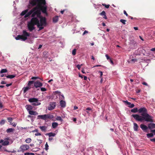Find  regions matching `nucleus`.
<instances>
[{"label": "nucleus", "instance_id": "473e14b6", "mask_svg": "<svg viewBox=\"0 0 155 155\" xmlns=\"http://www.w3.org/2000/svg\"><path fill=\"white\" fill-rule=\"evenodd\" d=\"M9 142L8 141H5L2 143V145L3 146L7 145L9 144Z\"/></svg>", "mask_w": 155, "mask_h": 155}, {"label": "nucleus", "instance_id": "9b49d317", "mask_svg": "<svg viewBox=\"0 0 155 155\" xmlns=\"http://www.w3.org/2000/svg\"><path fill=\"white\" fill-rule=\"evenodd\" d=\"M55 102H51L50 104L49 107L48 108V110H52L55 108Z\"/></svg>", "mask_w": 155, "mask_h": 155}, {"label": "nucleus", "instance_id": "4d7b16f0", "mask_svg": "<svg viewBox=\"0 0 155 155\" xmlns=\"http://www.w3.org/2000/svg\"><path fill=\"white\" fill-rule=\"evenodd\" d=\"M99 72L100 73V78H102V76L103 75V72H102L101 71H99Z\"/></svg>", "mask_w": 155, "mask_h": 155}, {"label": "nucleus", "instance_id": "7ed1b4c3", "mask_svg": "<svg viewBox=\"0 0 155 155\" xmlns=\"http://www.w3.org/2000/svg\"><path fill=\"white\" fill-rule=\"evenodd\" d=\"M45 2H42L41 1L40 2H39L36 5L37 6L35 8H36V10L39 9L40 11L41 10L44 13H46L47 6H45L46 2L45 0Z\"/></svg>", "mask_w": 155, "mask_h": 155}, {"label": "nucleus", "instance_id": "b1692460", "mask_svg": "<svg viewBox=\"0 0 155 155\" xmlns=\"http://www.w3.org/2000/svg\"><path fill=\"white\" fill-rule=\"evenodd\" d=\"M58 16H56L54 17H53L52 19L53 22L54 23H56L58 21Z\"/></svg>", "mask_w": 155, "mask_h": 155}, {"label": "nucleus", "instance_id": "ddd939ff", "mask_svg": "<svg viewBox=\"0 0 155 155\" xmlns=\"http://www.w3.org/2000/svg\"><path fill=\"white\" fill-rule=\"evenodd\" d=\"M28 101L30 103H32L33 102H38V98L34 97L29 99Z\"/></svg>", "mask_w": 155, "mask_h": 155}, {"label": "nucleus", "instance_id": "4be33fe9", "mask_svg": "<svg viewBox=\"0 0 155 155\" xmlns=\"http://www.w3.org/2000/svg\"><path fill=\"white\" fill-rule=\"evenodd\" d=\"M31 87H29L28 86L27 87H24L23 88V93H25L27 91L30 89Z\"/></svg>", "mask_w": 155, "mask_h": 155}, {"label": "nucleus", "instance_id": "f03ea898", "mask_svg": "<svg viewBox=\"0 0 155 155\" xmlns=\"http://www.w3.org/2000/svg\"><path fill=\"white\" fill-rule=\"evenodd\" d=\"M38 19L37 18H32L30 22H29L28 24V27L30 31H31L35 29V25H37L38 23Z\"/></svg>", "mask_w": 155, "mask_h": 155}, {"label": "nucleus", "instance_id": "aec40b11", "mask_svg": "<svg viewBox=\"0 0 155 155\" xmlns=\"http://www.w3.org/2000/svg\"><path fill=\"white\" fill-rule=\"evenodd\" d=\"M60 104L61 106L62 107H64L66 106V103L65 101L61 100L60 102Z\"/></svg>", "mask_w": 155, "mask_h": 155}, {"label": "nucleus", "instance_id": "09e8293b", "mask_svg": "<svg viewBox=\"0 0 155 155\" xmlns=\"http://www.w3.org/2000/svg\"><path fill=\"white\" fill-rule=\"evenodd\" d=\"M39 78L38 77H33L31 78V79L32 80H35L37 79H39Z\"/></svg>", "mask_w": 155, "mask_h": 155}, {"label": "nucleus", "instance_id": "e2e57ef3", "mask_svg": "<svg viewBox=\"0 0 155 155\" xmlns=\"http://www.w3.org/2000/svg\"><path fill=\"white\" fill-rule=\"evenodd\" d=\"M12 83H10V84H6V87H8L9 86H11L12 85Z\"/></svg>", "mask_w": 155, "mask_h": 155}, {"label": "nucleus", "instance_id": "393cba45", "mask_svg": "<svg viewBox=\"0 0 155 155\" xmlns=\"http://www.w3.org/2000/svg\"><path fill=\"white\" fill-rule=\"evenodd\" d=\"M100 15L102 16H104L103 18L105 19L107 18V17L106 15V13L104 11H102L101 13H100Z\"/></svg>", "mask_w": 155, "mask_h": 155}, {"label": "nucleus", "instance_id": "5fc2aeb1", "mask_svg": "<svg viewBox=\"0 0 155 155\" xmlns=\"http://www.w3.org/2000/svg\"><path fill=\"white\" fill-rule=\"evenodd\" d=\"M41 135V133H38V132L35 134V135L36 136H40V135Z\"/></svg>", "mask_w": 155, "mask_h": 155}, {"label": "nucleus", "instance_id": "4468645a", "mask_svg": "<svg viewBox=\"0 0 155 155\" xmlns=\"http://www.w3.org/2000/svg\"><path fill=\"white\" fill-rule=\"evenodd\" d=\"M124 101L126 104L128 105V107L130 108H132L134 106V104H131L130 102H128L127 101Z\"/></svg>", "mask_w": 155, "mask_h": 155}, {"label": "nucleus", "instance_id": "3c124183", "mask_svg": "<svg viewBox=\"0 0 155 155\" xmlns=\"http://www.w3.org/2000/svg\"><path fill=\"white\" fill-rule=\"evenodd\" d=\"M131 61L132 62L135 63V62H137V61L136 59H132L131 60Z\"/></svg>", "mask_w": 155, "mask_h": 155}, {"label": "nucleus", "instance_id": "423d86ee", "mask_svg": "<svg viewBox=\"0 0 155 155\" xmlns=\"http://www.w3.org/2000/svg\"><path fill=\"white\" fill-rule=\"evenodd\" d=\"M54 117L53 115L49 114H45L42 115H39L38 116L37 119H41L44 120H46L48 119H51Z\"/></svg>", "mask_w": 155, "mask_h": 155}, {"label": "nucleus", "instance_id": "338daca9", "mask_svg": "<svg viewBox=\"0 0 155 155\" xmlns=\"http://www.w3.org/2000/svg\"><path fill=\"white\" fill-rule=\"evenodd\" d=\"M150 131L151 132L153 133L155 135V130H151Z\"/></svg>", "mask_w": 155, "mask_h": 155}, {"label": "nucleus", "instance_id": "f257e3e1", "mask_svg": "<svg viewBox=\"0 0 155 155\" xmlns=\"http://www.w3.org/2000/svg\"><path fill=\"white\" fill-rule=\"evenodd\" d=\"M139 113H141V115L140 116L137 114H133L132 115L136 120L138 121L142 122L145 120L147 122H153V117L147 114V109L145 107H141L138 110Z\"/></svg>", "mask_w": 155, "mask_h": 155}, {"label": "nucleus", "instance_id": "7c9ffc66", "mask_svg": "<svg viewBox=\"0 0 155 155\" xmlns=\"http://www.w3.org/2000/svg\"><path fill=\"white\" fill-rule=\"evenodd\" d=\"M131 111L132 113H135L138 111V110L137 108H135L131 109Z\"/></svg>", "mask_w": 155, "mask_h": 155}, {"label": "nucleus", "instance_id": "69168bd1", "mask_svg": "<svg viewBox=\"0 0 155 155\" xmlns=\"http://www.w3.org/2000/svg\"><path fill=\"white\" fill-rule=\"evenodd\" d=\"M110 61V63L112 64H114V62H113V61L111 60V59H110V60H109Z\"/></svg>", "mask_w": 155, "mask_h": 155}, {"label": "nucleus", "instance_id": "f3484780", "mask_svg": "<svg viewBox=\"0 0 155 155\" xmlns=\"http://www.w3.org/2000/svg\"><path fill=\"white\" fill-rule=\"evenodd\" d=\"M28 113L30 115H36L38 114V113L36 111L31 110H29Z\"/></svg>", "mask_w": 155, "mask_h": 155}, {"label": "nucleus", "instance_id": "603ef678", "mask_svg": "<svg viewBox=\"0 0 155 155\" xmlns=\"http://www.w3.org/2000/svg\"><path fill=\"white\" fill-rule=\"evenodd\" d=\"M105 56L106 57V58H107V60H110V59H111V58H110V57L108 56V55L107 54L105 55Z\"/></svg>", "mask_w": 155, "mask_h": 155}, {"label": "nucleus", "instance_id": "412c9836", "mask_svg": "<svg viewBox=\"0 0 155 155\" xmlns=\"http://www.w3.org/2000/svg\"><path fill=\"white\" fill-rule=\"evenodd\" d=\"M131 45H132L130 48L132 49H134L136 48L135 45H137L135 41H133L130 43Z\"/></svg>", "mask_w": 155, "mask_h": 155}, {"label": "nucleus", "instance_id": "bb28decb", "mask_svg": "<svg viewBox=\"0 0 155 155\" xmlns=\"http://www.w3.org/2000/svg\"><path fill=\"white\" fill-rule=\"evenodd\" d=\"M14 130V129L10 128H8V129L6 130V131L7 133H10L13 132V131Z\"/></svg>", "mask_w": 155, "mask_h": 155}, {"label": "nucleus", "instance_id": "72a5a7b5", "mask_svg": "<svg viewBox=\"0 0 155 155\" xmlns=\"http://www.w3.org/2000/svg\"><path fill=\"white\" fill-rule=\"evenodd\" d=\"M41 104V103L37 102L32 103L31 104L33 106H35L40 105Z\"/></svg>", "mask_w": 155, "mask_h": 155}, {"label": "nucleus", "instance_id": "a19ab883", "mask_svg": "<svg viewBox=\"0 0 155 155\" xmlns=\"http://www.w3.org/2000/svg\"><path fill=\"white\" fill-rule=\"evenodd\" d=\"M120 21L121 22L123 25H124L126 24V20L124 19H121L120 20Z\"/></svg>", "mask_w": 155, "mask_h": 155}, {"label": "nucleus", "instance_id": "6ab92c4d", "mask_svg": "<svg viewBox=\"0 0 155 155\" xmlns=\"http://www.w3.org/2000/svg\"><path fill=\"white\" fill-rule=\"evenodd\" d=\"M39 128L41 130L44 132H45L46 131L47 127L45 126H40Z\"/></svg>", "mask_w": 155, "mask_h": 155}, {"label": "nucleus", "instance_id": "ea45409f", "mask_svg": "<svg viewBox=\"0 0 155 155\" xmlns=\"http://www.w3.org/2000/svg\"><path fill=\"white\" fill-rule=\"evenodd\" d=\"M56 120H60L61 122L63 121V119L61 118V117L60 116H57L56 117Z\"/></svg>", "mask_w": 155, "mask_h": 155}, {"label": "nucleus", "instance_id": "13d9d810", "mask_svg": "<svg viewBox=\"0 0 155 155\" xmlns=\"http://www.w3.org/2000/svg\"><path fill=\"white\" fill-rule=\"evenodd\" d=\"M103 67V66L101 65H97L94 66V67Z\"/></svg>", "mask_w": 155, "mask_h": 155}, {"label": "nucleus", "instance_id": "8fccbe9b", "mask_svg": "<svg viewBox=\"0 0 155 155\" xmlns=\"http://www.w3.org/2000/svg\"><path fill=\"white\" fill-rule=\"evenodd\" d=\"M41 91H46V89L44 87H41Z\"/></svg>", "mask_w": 155, "mask_h": 155}, {"label": "nucleus", "instance_id": "864d4df0", "mask_svg": "<svg viewBox=\"0 0 155 155\" xmlns=\"http://www.w3.org/2000/svg\"><path fill=\"white\" fill-rule=\"evenodd\" d=\"M38 27L39 28V30H41L44 28V27L42 26H39V27Z\"/></svg>", "mask_w": 155, "mask_h": 155}, {"label": "nucleus", "instance_id": "49530a36", "mask_svg": "<svg viewBox=\"0 0 155 155\" xmlns=\"http://www.w3.org/2000/svg\"><path fill=\"white\" fill-rule=\"evenodd\" d=\"M76 49H74L73 51H72V54L73 55H75L76 54Z\"/></svg>", "mask_w": 155, "mask_h": 155}, {"label": "nucleus", "instance_id": "c03bdc74", "mask_svg": "<svg viewBox=\"0 0 155 155\" xmlns=\"http://www.w3.org/2000/svg\"><path fill=\"white\" fill-rule=\"evenodd\" d=\"M102 5L104 6V7L106 8H108L109 7V6H110V5H106L105 4H102Z\"/></svg>", "mask_w": 155, "mask_h": 155}, {"label": "nucleus", "instance_id": "cd10ccee", "mask_svg": "<svg viewBox=\"0 0 155 155\" xmlns=\"http://www.w3.org/2000/svg\"><path fill=\"white\" fill-rule=\"evenodd\" d=\"M16 75H8L6 76V77L7 78L12 79L13 78H14L15 77Z\"/></svg>", "mask_w": 155, "mask_h": 155}, {"label": "nucleus", "instance_id": "e433bc0d", "mask_svg": "<svg viewBox=\"0 0 155 155\" xmlns=\"http://www.w3.org/2000/svg\"><path fill=\"white\" fill-rule=\"evenodd\" d=\"M37 141L38 142L37 143V145H39L42 143V140H41L37 139Z\"/></svg>", "mask_w": 155, "mask_h": 155}, {"label": "nucleus", "instance_id": "dca6fc26", "mask_svg": "<svg viewBox=\"0 0 155 155\" xmlns=\"http://www.w3.org/2000/svg\"><path fill=\"white\" fill-rule=\"evenodd\" d=\"M148 128L150 130L155 128V124L150 123L148 124Z\"/></svg>", "mask_w": 155, "mask_h": 155}, {"label": "nucleus", "instance_id": "0eeeda50", "mask_svg": "<svg viewBox=\"0 0 155 155\" xmlns=\"http://www.w3.org/2000/svg\"><path fill=\"white\" fill-rule=\"evenodd\" d=\"M41 13L38 9L34 11L32 14L31 17L33 18H40L41 17Z\"/></svg>", "mask_w": 155, "mask_h": 155}, {"label": "nucleus", "instance_id": "a211bd4d", "mask_svg": "<svg viewBox=\"0 0 155 155\" xmlns=\"http://www.w3.org/2000/svg\"><path fill=\"white\" fill-rule=\"evenodd\" d=\"M28 112L33 109V107L30 105H27L25 106Z\"/></svg>", "mask_w": 155, "mask_h": 155}, {"label": "nucleus", "instance_id": "052dcab7", "mask_svg": "<svg viewBox=\"0 0 155 155\" xmlns=\"http://www.w3.org/2000/svg\"><path fill=\"white\" fill-rule=\"evenodd\" d=\"M142 84L143 85H146L147 86H148V84H147V83L146 82H143Z\"/></svg>", "mask_w": 155, "mask_h": 155}, {"label": "nucleus", "instance_id": "1a4fd4ad", "mask_svg": "<svg viewBox=\"0 0 155 155\" xmlns=\"http://www.w3.org/2000/svg\"><path fill=\"white\" fill-rule=\"evenodd\" d=\"M29 146L27 144H23L21 146L20 149L21 151L22 152H24L29 149Z\"/></svg>", "mask_w": 155, "mask_h": 155}, {"label": "nucleus", "instance_id": "a18cd8bd", "mask_svg": "<svg viewBox=\"0 0 155 155\" xmlns=\"http://www.w3.org/2000/svg\"><path fill=\"white\" fill-rule=\"evenodd\" d=\"M48 147L49 146L47 142H46L45 144V150H47L48 149Z\"/></svg>", "mask_w": 155, "mask_h": 155}, {"label": "nucleus", "instance_id": "a878e982", "mask_svg": "<svg viewBox=\"0 0 155 155\" xmlns=\"http://www.w3.org/2000/svg\"><path fill=\"white\" fill-rule=\"evenodd\" d=\"M58 125V124L56 122H53L52 124V126L53 128H55Z\"/></svg>", "mask_w": 155, "mask_h": 155}, {"label": "nucleus", "instance_id": "f8f14e48", "mask_svg": "<svg viewBox=\"0 0 155 155\" xmlns=\"http://www.w3.org/2000/svg\"><path fill=\"white\" fill-rule=\"evenodd\" d=\"M34 86L36 88L41 87L43 84L38 81H37L34 83Z\"/></svg>", "mask_w": 155, "mask_h": 155}, {"label": "nucleus", "instance_id": "37998d69", "mask_svg": "<svg viewBox=\"0 0 155 155\" xmlns=\"http://www.w3.org/2000/svg\"><path fill=\"white\" fill-rule=\"evenodd\" d=\"M5 120H1V121L0 122V124L1 125H3L5 124Z\"/></svg>", "mask_w": 155, "mask_h": 155}, {"label": "nucleus", "instance_id": "5701e85b", "mask_svg": "<svg viewBox=\"0 0 155 155\" xmlns=\"http://www.w3.org/2000/svg\"><path fill=\"white\" fill-rule=\"evenodd\" d=\"M138 126L137 124L136 123H134V127L133 128L134 131H137L138 129Z\"/></svg>", "mask_w": 155, "mask_h": 155}, {"label": "nucleus", "instance_id": "6e6d98bb", "mask_svg": "<svg viewBox=\"0 0 155 155\" xmlns=\"http://www.w3.org/2000/svg\"><path fill=\"white\" fill-rule=\"evenodd\" d=\"M124 13L127 16H128V14L126 12L125 10L124 11Z\"/></svg>", "mask_w": 155, "mask_h": 155}, {"label": "nucleus", "instance_id": "39448f33", "mask_svg": "<svg viewBox=\"0 0 155 155\" xmlns=\"http://www.w3.org/2000/svg\"><path fill=\"white\" fill-rule=\"evenodd\" d=\"M39 18H40V22L38 19V23L37 24V27H39V26H45L47 24L46 18H45L41 16V17Z\"/></svg>", "mask_w": 155, "mask_h": 155}, {"label": "nucleus", "instance_id": "2eb2a0df", "mask_svg": "<svg viewBox=\"0 0 155 155\" xmlns=\"http://www.w3.org/2000/svg\"><path fill=\"white\" fill-rule=\"evenodd\" d=\"M140 127L144 132H147L148 128V127H147L146 125L143 124H141L140 125Z\"/></svg>", "mask_w": 155, "mask_h": 155}, {"label": "nucleus", "instance_id": "680f3d73", "mask_svg": "<svg viewBox=\"0 0 155 155\" xmlns=\"http://www.w3.org/2000/svg\"><path fill=\"white\" fill-rule=\"evenodd\" d=\"M38 129H35L32 131V132H38Z\"/></svg>", "mask_w": 155, "mask_h": 155}, {"label": "nucleus", "instance_id": "c756f323", "mask_svg": "<svg viewBox=\"0 0 155 155\" xmlns=\"http://www.w3.org/2000/svg\"><path fill=\"white\" fill-rule=\"evenodd\" d=\"M28 10L26 9V10H25L22 12L21 14V15L22 16H23L25 15L28 12Z\"/></svg>", "mask_w": 155, "mask_h": 155}, {"label": "nucleus", "instance_id": "774afa93", "mask_svg": "<svg viewBox=\"0 0 155 155\" xmlns=\"http://www.w3.org/2000/svg\"><path fill=\"white\" fill-rule=\"evenodd\" d=\"M150 50L153 51H155V48H153L151 49Z\"/></svg>", "mask_w": 155, "mask_h": 155}, {"label": "nucleus", "instance_id": "de8ad7c7", "mask_svg": "<svg viewBox=\"0 0 155 155\" xmlns=\"http://www.w3.org/2000/svg\"><path fill=\"white\" fill-rule=\"evenodd\" d=\"M83 65L82 64H81V65L78 64L77 65L76 67L78 68V69L80 70L81 66Z\"/></svg>", "mask_w": 155, "mask_h": 155}, {"label": "nucleus", "instance_id": "2f4dec72", "mask_svg": "<svg viewBox=\"0 0 155 155\" xmlns=\"http://www.w3.org/2000/svg\"><path fill=\"white\" fill-rule=\"evenodd\" d=\"M34 82L33 81H29L28 84V87H31V85L34 84Z\"/></svg>", "mask_w": 155, "mask_h": 155}, {"label": "nucleus", "instance_id": "c85d7f7f", "mask_svg": "<svg viewBox=\"0 0 155 155\" xmlns=\"http://www.w3.org/2000/svg\"><path fill=\"white\" fill-rule=\"evenodd\" d=\"M47 135H48L49 137H50L51 136H54L55 135V134L52 132H50L47 134Z\"/></svg>", "mask_w": 155, "mask_h": 155}, {"label": "nucleus", "instance_id": "20e7f679", "mask_svg": "<svg viewBox=\"0 0 155 155\" xmlns=\"http://www.w3.org/2000/svg\"><path fill=\"white\" fill-rule=\"evenodd\" d=\"M30 35V33L27 32L25 30H23V35H18L15 37V39L16 40L21 39L22 41H25L27 39V37L29 36Z\"/></svg>", "mask_w": 155, "mask_h": 155}, {"label": "nucleus", "instance_id": "79ce46f5", "mask_svg": "<svg viewBox=\"0 0 155 155\" xmlns=\"http://www.w3.org/2000/svg\"><path fill=\"white\" fill-rule=\"evenodd\" d=\"M25 155H35L34 153H32L27 152L24 153Z\"/></svg>", "mask_w": 155, "mask_h": 155}, {"label": "nucleus", "instance_id": "4c0bfd02", "mask_svg": "<svg viewBox=\"0 0 155 155\" xmlns=\"http://www.w3.org/2000/svg\"><path fill=\"white\" fill-rule=\"evenodd\" d=\"M7 120H8V122L10 123V124L12 125V124L11 123V122L13 120L12 118L10 117H8L7 118Z\"/></svg>", "mask_w": 155, "mask_h": 155}, {"label": "nucleus", "instance_id": "0e129e2a", "mask_svg": "<svg viewBox=\"0 0 155 155\" xmlns=\"http://www.w3.org/2000/svg\"><path fill=\"white\" fill-rule=\"evenodd\" d=\"M88 33V31H86V30H85V31H84V33H83V35H85V34H86V33Z\"/></svg>", "mask_w": 155, "mask_h": 155}, {"label": "nucleus", "instance_id": "6e6552de", "mask_svg": "<svg viewBox=\"0 0 155 155\" xmlns=\"http://www.w3.org/2000/svg\"><path fill=\"white\" fill-rule=\"evenodd\" d=\"M41 1L43 3L45 2V0H32L30 1L29 4L33 7L36 5L37 3Z\"/></svg>", "mask_w": 155, "mask_h": 155}, {"label": "nucleus", "instance_id": "58836bf2", "mask_svg": "<svg viewBox=\"0 0 155 155\" xmlns=\"http://www.w3.org/2000/svg\"><path fill=\"white\" fill-rule=\"evenodd\" d=\"M7 70L6 69H3L1 70L0 73H6L7 72Z\"/></svg>", "mask_w": 155, "mask_h": 155}, {"label": "nucleus", "instance_id": "bf43d9fd", "mask_svg": "<svg viewBox=\"0 0 155 155\" xmlns=\"http://www.w3.org/2000/svg\"><path fill=\"white\" fill-rule=\"evenodd\" d=\"M150 140L151 141L155 142V138L151 139Z\"/></svg>", "mask_w": 155, "mask_h": 155}, {"label": "nucleus", "instance_id": "f704fd0d", "mask_svg": "<svg viewBox=\"0 0 155 155\" xmlns=\"http://www.w3.org/2000/svg\"><path fill=\"white\" fill-rule=\"evenodd\" d=\"M31 138H29L26 139L25 142L27 143H29L31 142Z\"/></svg>", "mask_w": 155, "mask_h": 155}, {"label": "nucleus", "instance_id": "9d476101", "mask_svg": "<svg viewBox=\"0 0 155 155\" xmlns=\"http://www.w3.org/2000/svg\"><path fill=\"white\" fill-rule=\"evenodd\" d=\"M36 8H34L31 10L30 11H29L28 12L25 16V18H26L28 17L29 16L31 15L32 13L34 11L36 10Z\"/></svg>", "mask_w": 155, "mask_h": 155}, {"label": "nucleus", "instance_id": "c9c22d12", "mask_svg": "<svg viewBox=\"0 0 155 155\" xmlns=\"http://www.w3.org/2000/svg\"><path fill=\"white\" fill-rule=\"evenodd\" d=\"M147 136L148 138H150V137H152L153 136V134L152 133L148 134H147Z\"/></svg>", "mask_w": 155, "mask_h": 155}]
</instances>
